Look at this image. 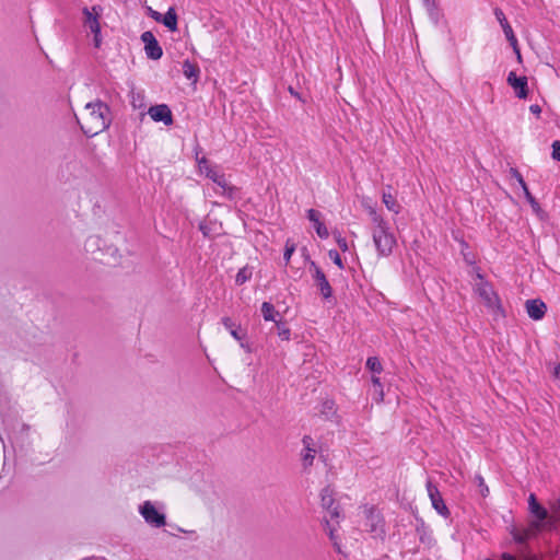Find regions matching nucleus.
Returning <instances> with one entry per match:
<instances>
[{
  "instance_id": "1",
  "label": "nucleus",
  "mask_w": 560,
  "mask_h": 560,
  "mask_svg": "<svg viewBox=\"0 0 560 560\" xmlns=\"http://www.w3.org/2000/svg\"><path fill=\"white\" fill-rule=\"evenodd\" d=\"M77 120L88 137H94L109 126V108L101 101L88 103Z\"/></svg>"
},
{
  "instance_id": "2",
  "label": "nucleus",
  "mask_w": 560,
  "mask_h": 560,
  "mask_svg": "<svg viewBox=\"0 0 560 560\" xmlns=\"http://www.w3.org/2000/svg\"><path fill=\"white\" fill-rule=\"evenodd\" d=\"M320 505L325 511V514L323 516L325 530L328 533L329 538L332 541L336 549L340 551V546L335 535L340 522V506L336 502L335 490L330 486H327L322 489Z\"/></svg>"
},
{
  "instance_id": "3",
  "label": "nucleus",
  "mask_w": 560,
  "mask_h": 560,
  "mask_svg": "<svg viewBox=\"0 0 560 560\" xmlns=\"http://www.w3.org/2000/svg\"><path fill=\"white\" fill-rule=\"evenodd\" d=\"M372 238L378 257L390 256L397 245L396 236L387 222L373 226Z\"/></svg>"
},
{
  "instance_id": "4",
  "label": "nucleus",
  "mask_w": 560,
  "mask_h": 560,
  "mask_svg": "<svg viewBox=\"0 0 560 560\" xmlns=\"http://www.w3.org/2000/svg\"><path fill=\"white\" fill-rule=\"evenodd\" d=\"M480 283L476 285V292L482 303L486 305L489 312H491L494 316H502L503 308L501 305L500 298L494 292L492 285L482 280V277L479 275Z\"/></svg>"
},
{
  "instance_id": "5",
  "label": "nucleus",
  "mask_w": 560,
  "mask_h": 560,
  "mask_svg": "<svg viewBox=\"0 0 560 560\" xmlns=\"http://www.w3.org/2000/svg\"><path fill=\"white\" fill-rule=\"evenodd\" d=\"M198 168L201 174H205L213 183H215L223 190L229 188L226 177L223 173H220L217 168L212 167L207 158H197Z\"/></svg>"
},
{
  "instance_id": "6",
  "label": "nucleus",
  "mask_w": 560,
  "mask_h": 560,
  "mask_svg": "<svg viewBox=\"0 0 560 560\" xmlns=\"http://www.w3.org/2000/svg\"><path fill=\"white\" fill-rule=\"evenodd\" d=\"M102 9L100 7H92L91 9L84 8L83 14L85 16L84 23L85 25L91 30V32L94 34V43L95 46L98 47L101 44V25H100V14Z\"/></svg>"
},
{
  "instance_id": "7",
  "label": "nucleus",
  "mask_w": 560,
  "mask_h": 560,
  "mask_svg": "<svg viewBox=\"0 0 560 560\" xmlns=\"http://www.w3.org/2000/svg\"><path fill=\"white\" fill-rule=\"evenodd\" d=\"M427 491L433 509L440 515L447 517L450 515V510L447 509L438 487L433 485L430 480L427 482Z\"/></svg>"
},
{
  "instance_id": "8",
  "label": "nucleus",
  "mask_w": 560,
  "mask_h": 560,
  "mask_svg": "<svg viewBox=\"0 0 560 560\" xmlns=\"http://www.w3.org/2000/svg\"><path fill=\"white\" fill-rule=\"evenodd\" d=\"M311 268L313 270V280L322 296L324 299H329L332 295V289L326 278V275L315 262H312Z\"/></svg>"
},
{
  "instance_id": "9",
  "label": "nucleus",
  "mask_w": 560,
  "mask_h": 560,
  "mask_svg": "<svg viewBox=\"0 0 560 560\" xmlns=\"http://www.w3.org/2000/svg\"><path fill=\"white\" fill-rule=\"evenodd\" d=\"M140 513L147 523L152 524L155 527H162L165 525V516L159 513L150 501H145L143 503Z\"/></svg>"
},
{
  "instance_id": "10",
  "label": "nucleus",
  "mask_w": 560,
  "mask_h": 560,
  "mask_svg": "<svg viewBox=\"0 0 560 560\" xmlns=\"http://www.w3.org/2000/svg\"><path fill=\"white\" fill-rule=\"evenodd\" d=\"M141 40L144 43L145 54L149 58L158 60L162 57L163 50L152 32L142 33Z\"/></svg>"
},
{
  "instance_id": "11",
  "label": "nucleus",
  "mask_w": 560,
  "mask_h": 560,
  "mask_svg": "<svg viewBox=\"0 0 560 560\" xmlns=\"http://www.w3.org/2000/svg\"><path fill=\"white\" fill-rule=\"evenodd\" d=\"M148 114L153 121L163 122L166 126L173 124V114L166 104L151 106Z\"/></svg>"
},
{
  "instance_id": "12",
  "label": "nucleus",
  "mask_w": 560,
  "mask_h": 560,
  "mask_svg": "<svg viewBox=\"0 0 560 560\" xmlns=\"http://www.w3.org/2000/svg\"><path fill=\"white\" fill-rule=\"evenodd\" d=\"M365 527L371 534H373L374 537H378L384 534L383 518L374 510H369L366 515Z\"/></svg>"
},
{
  "instance_id": "13",
  "label": "nucleus",
  "mask_w": 560,
  "mask_h": 560,
  "mask_svg": "<svg viewBox=\"0 0 560 560\" xmlns=\"http://www.w3.org/2000/svg\"><path fill=\"white\" fill-rule=\"evenodd\" d=\"M508 83L515 90L518 98H526L528 95V85L526 77H517L515 72L511 71L508 75Z\"/></svg>"
},
{
  "instance_id": "14",
  "label": "nucleus",
  "mask_w": 560,
  "mask_h": 560,
  "mask_svg": "<svg viewBox=\"0 0 560 560\" xmlns=\"http://www.w3.org/2000/svg\"><path fill=\"white\" fill-rule=\"evenodd\" d=\"M303 442V451H302V463L304 468H310L316 456V448L313 439L310 435H305L302 440Z\"/></svg>"
},
{
  "instance_id": "15",
  "label": "nucleus",
  "mask_w": 560,
  "mask_h": 560,
  "mask_svg": "<svg viewBox=\"0 0 560 560\" xmlns=\"http://www.w3.org/2000/svg\"><path fill=\"white\" fill-rule=\"evenodd\" d=\"M525 307L528 316L534 320L541 319L547 311V305L539 299L527 300Z\"/></svg>"
},
{
  "instance_id": "16",
  "label": "nucleus",
  "mask_w": 560,
  "mask_h": 560,
  "mask_svg": "<svg viewBox=\"0 0 560 560\" xmlns=\"http://www.w3.org/2000/svg\"><path fill=\"white\" fill-rule=\"evenodd\" d=\"M539 529V523L533 522L529 526L524 528H514L511 534L515 541L525 542L530 537H533L536 532Z\"/></svg>"
},
{
  "instance_id": "17",
  "label": "nucleus",
  "mask_w": 560,
  "mask_h": 560,
  "mask_svg": "<svg viewBox=\"0 0 560 560\" xmlns=\"http://www.w3.org/2000/svg\"><path fill=\"white\" fill-rule=\"evenodd\" d=\"M307 218L313 223L316 233L320 238H327L329 236V232L326 225L320 221V213L317 210H307Z\"/></svg>"
},
{
  "instance_id": "18",
  "label": "nucleus",
  "mask_w": 560,
  "mask_h": 560,
  "mask_svg": "<svg viewBox=\"0 0 560 560\" xmlns=\"http://www.w3.org/2000/svg\"><path fill=\"white\" fill-rule=\"evenodd\" d=\"M528 509H529V512L539 522L546 520L547 516H548L547 510L538 503V501L536 499V495L534 493L529 494V498H528Z\"/></svg>"
},
{
  "instance_id": "19",
  "label": "nucleus",
  "mask_w": 560,
  "mask_h": 560,
  "mask_svg": "<svg viewBox=\"0 0 560 560\" xmlns=\"http://www.w3.org/2000/svg\"><path fill=\"white\" fill-rule=\"evenodd\" d=\"M221 323L235 340L242 341L245 338V332L242 331L241 326L235 324L230 317H223Z\"/></svg>"
},
{
  "instance_id": "20",
  "label": "nucleus",
  "mask_w": 560,
  "mask_h": 560,
  "mask_svg": "<svg viewBox=\"0 0 560 560\" xmlns=\"http://www.w3.org/2000/svg\"><path fill=\"white\" fill-rule=\"evenodd\" d=\"M183 73L186 79L191 80L192 82H197L200 75L199 66L196 62H191L189 60H185L183 62Z\"/></svg>"
},
{
  "instance_id": "21",
  "label": "nucleus",
  "mask_w": 560,
  "mask_h": 560,
  "mask_svg": "<svg viewBox=\"0 0 560 560\" xmlns=\"http://www.w3.org/2000/svg\"><path fill=\"white\" fill-rule=\"evenodd\" d=\"M161 23L172 32L177 31V14L173 7L162 16Z\"/></svg>"
},
{
  "instance_id": "22",
  "label": "nucleus",
  "mask_w": 560,
  "mask_h": 560,
  "mask_svg": "<svg viewBox=\"0 0 560 560\" xmlns=\"http://www.w3.org/2000/svg\"><path fill=\"white\" fill-rule=\"evenodd\" d=\"M382 201L383 203L385 205V207L394 212V213H399L400 211V206L399 203L397 202L396 200V197L390 192V191H384L383 195H382Z\"/></svg>"
},
{
  "instance_id": "23",
  "label": "nucleus",
  "mask_w": 560,
  "mask_h": 560,
  "mask_svg": "<svg viewBox=\"0 0 560 560\" xmlns=\"http://www.w3.org/2000/svg\"><path fill=\"white\" fill-rule=\"evenodd\" d=\"M261 314L265 320L277 322L276 316L278 315V312L271 303L264 302L261 304Z\"/></svg>"
},
{
  "instance_id": "24",
  "label": "nucleus",
  "mask_w": 560,
  "mask_h": 560,
  "mask_svg": "<svg viewBox=\"0 0 560 560\" xmlns=\"http://www.w3.org/2000/svg\"><path fill=\"white\" fill-rule=\"evenodd\" d=\"M506 39L510 42V44L513 46V48L516 50L518 58L521 57L520 50L517 49V38L513 32L512 26L510 23H505V25L501 26Z\"/></svg>"
},
{
  "instance_id": "25",
  "label": "nucleus",
  "mask_w": 560,
  "mask_h": 560,
  "mask_svg": "<svg viewBox=\"0 0 560 560\" xmlns=\"http://www.w3.org/2000/svg\"><path fill=\"white\" fill-rule=\"evenodd\" d=\"M253 276L252 269L247 266L241 268L235 277V282L238 285L244 284L247 282Z\"/></svg>"
},
{
  "instance_id": "26",
  "label": "nucleus",
  "mask_w": 560,
  "mask_h": 560,
  "mask_svg": "<svg viewBox=\"0 0 560 560\" xmlns=\"http://www.w3.org/2000/svg\"><path fill=\"white\" fill-rule=\"evenodd\" d=\"M372 385L374 387V392H375V397L374 399L377 401V402H382L383 399H384V390H383V385L381 383V380L378 376H372Z\"/></svg>"
},
{
  "instance_id": "27",
  "label": "nucleus",
  "mask_w": 560,
  "mask_h": 560,
  "mask_svg": "<svg viewBox=\"0 0 560 560\" xmlns=\"http://www.w3.org/2000/svg\"><path fill=\"white\" fill-rule=\"evenodd\" d=\"M366 368L373 372L380 374L383 371L382 363L377 357H369L366 360Z\"/></svg>"
},
{
  "instance_id": "28",
  "label": "nucleus",
  "mask_w": 560,
  "mask_h": 560,
  "mask_svg": "<svg viewBox=\"0 0 560 560\" xmlns=\"http://www.w3.org/2000/svg\"><path fill=\"white\" fill-rule=\"evenodd\" d=\"M523 191H524V195H525V198L526 200L529 202L532 209L536 212V213H539L541 208L539 206V203L537 202V200L535 199V197L530 194L528 187H524L522 188Z\"/></svg>"
},
{
  "instance_id": "29",
  "label": "nucleus",
  "mask_w": 560,
  "mask_h": 560,
  "mask_svg": "<svg viewBox=\"0 0 560 560\" xmlns=\"http://www.w3.org/2000/svg\"><path fill=\"white\" fill-rule=\"evenodd\" d=\"M368 212L371 217L372 223L375 225L382 224L386 222L384 218L376 211V209L372 206L368 207Z\"/></svg>"
},
{
  "instance_id": "30",
  "label": "nucleus",
  "mask_w": 560,
  "mask_h": 560,
  "mask_svg": "<svg viewBox=\"0 0 560 560\" xmlns=\"http://www.w3.org/2000/svg\"><path fill=\"white\" fill-rule=\"evenodd\" d=\"M294 252H295V244L291 240H288L285 242V248H284V254H283L285 264H288L290 261Z\"/></svg>"
},
{
  "instance_id": "31",
  "label": "nucleus",
  "mask_w": 560,
  "mask_h": 560,
  "mask_svg": "<svg viewBox=\"0 0 560 560\" xmlns=\"http://www.w3.org/2000/svg\"><path fill=\"white\" fill-rule=\"evenodd\" d=\"M329 258L338 266L339 269H343V264L339 253L335 249L328 252Z\"/></svg>"
},
{
  "instance_id": "32",
  "label": "nucleus",
  "mask_w": 560,
  "mask_h": 560,
  "mask_svg": "<svg viewBox=\"0 0 560 560\" xmlns=\"http://www.w3.org/2000/svg\"><path fill=\"white\" fill-rule=\"evenodd\" d=\"M277 323V327H278V335L279 337L282 339V340H289L290 339V329L284 327V326H281L279 322H276Z\"/></svg>"
},
{
  "instance_id": "33",
  "label": "nucleus",
  "mask_w": 560,
  "mask_h": 560,
  "mask_svg": "<svg viewBox=\"0 0 560 560\" xmlns=\"http://www.w3.org/2000/svg\"><path fill=\"white\" fill-rule=\"evenodd\" d=\"M510 174H511V176L513 178H515L517 180V183L520 184V186L522 188L527 186L525 180H524V178H523V176H522V174L516 168H511L510 170Z\"/></svg>"
},
{
  "instance_id": "34",
  "label": "nucleus",
  "mask_w": 560,
  "mask_h": 560,
  "mask_svg": "<svg viewBox=\"0 0 560 560\" xmlns=\"http://www.w3.org/2000/svg\"><path fill=\"white\" fill-rule=\"evenodd\" d=\"M335 238H336V242H337L339 248L342 252H347L349 249L348 242L343 236H341V234H336Z\"/></svg>"
},
{
  "instance_id": "35",
  "label": "nucleus",
  "mask_w": 560,
  "mask_h": 560,
  "mask_svg": "<svg viewBox=\"0 0 560 560\" xmlns=\"http://www.w3.org/2000/svg\"><path fill=\"white\" fill-rule=\"evenodd\" d=\"M494 15L498 20V22L500 23L501 26L505 25V23H509L506 18H505V14L503 13V11L499 8H495L494 9Z\"/></svg>"
},
{
  "instance_id": "36",
  "label": "nucleus",
  "mask_w": 560,
  "mask_h": 560,
  "mask_svg": "<svg viewBox=\"0 0 560 560\" xmlns=\"http://www.w3.org/2000/svg\"><path fill=\"white\" fill-rule=\"evenodd\" d=\"M552 159L560 161V140H556L552 143Z\"/></svg>"
},
{
  "instance_id": "37",
  "label": "nucleus",
  "mask_w": 560,
  "mask_h": 560,
  "mask_svg": "<svg viewBox=\"0 0 560 560\" xmlns=\"http://www.w3.org/2000/svg\"><path fill=\"white\" fill-rule=\"evenodd\" d=\"M529 110H530L533 114L537 115V116H539V115H540V113H541V108H540V106H539L538 104H533V105H530V106H529Z\"/></svg>"
},
{
  "instance_id": "38",
  "label": "nucleus",
  "mask_w": 560,
  "mask_h": 560,
  "mask_svg": "<svg viewBox=\"0 0 560 560\" xmlns=\"http://www.w3.org/2000/svg\"><path fill=\"white\" fill-rule=\"evenodd\" d=\"M151 16L154 19V21L161 22L163 15L156 11H152Z\"/></svg>"
},
{
  "instance_id": "39",
  "label": "nucleus",
  "mask_w": 560,
  "mask_h": 560,
  "mask_svg": "<svg viewBox=\"0 0 560 560\" xmlns=\"http://www.w3.org/2000/svg\"><path fill=\"white\" fill-rule=\"evenodd\" d=\"M552 374L556 378L560 380V363L555 366Z\"/></svg>"
},
{
  "instance_id": "40",
  "label": "nucleus",
  "mask_w": 560,
  "mask_h": 560,
  "mask_svg": "<svg viewBox=\"0 0 560 560\" xmlns=\"http://www.w3.org/2000/svg\"><path fill=\"white\" fill-rule=\"evenodd\" d=\"M502 560H516L514 556L510 555V553H503L502 555Z\"/></svg>"
},
{
  "instance_id": "41",
  "label": "nucleus",
  "mask_w": 560,
  "mask_h": 560,
  "mask_svg": "<svg viewBox=\"0 0 560 560\" xmlns=\"http://www.w3.org/2000/svg\"><path fill=\"white\" fill-rule=\"evenodd\" d=\"M136 98H139L140 101H142V96L140 94H138L137 96L135 94L132 95V102L131 103H132L133 107L138 106L137 103H136Z\"/></svg>"
},
{
  "instance_id": "42",
  "label": "nucleus",
  "mask_w": 560,
  "mask_h": 560,
  "mask_svg": "<svg viewBox=\"0 0 560 560\" xmlns=\"http://www.w3.org/2000/svg\"><path fill=\"white\" fill-rule=\"evenodd\" d=\"M290 92H291V94L296 95L295 91H293L292 89H290Z\"/></svg>"
},
{
  "instance_id": "43",
  "label": "nucleus",
  "mask_w": 560,
  "mask_h": 560,
  "mask_svg": "<svg viewBox=\"0 0 560 560\" xmlns=\"http://www.w3.org/2000/svg\"><path fill=\"white\" fill-rule=\"evenodd\" d=\"M137 105H139L140 108L143 107V105L140 104V102H137Z\"/></svg>"
},
{
  "instance_id": "44",
  "label": "nucleus",
  "mask_w": 560,
  "mask_h": 560,
  "mask_svg": "<svg viewBox=\"0 0 560 560\" xmlns=\"http://www.w3.org/2000/svg\"><path fill=\"white\" fill-rule=\"evenodd\" d=\"M137 105H139L140 108L143 107V105L140 104V102H137Z\"/></svg>"
},
{
  "instance_id": "45",
  "label": "nucleus",
  "mask_w": 560,
  "mask_h": 560,
  "mask_svg": "<svg viewBox=\"0 0 560 560\" xmlns=\"http://www.w3.org/2000/svg\"><path fill=\"white\" fill-rule=\"evenodd\" d=\"M480 485L482 486L483 485V479L480 477Z\"/></svg>"
},
{
  "instance_id": "46",
  "label": "nucleus",
  "mask_w": 560,
  "mask_h": 560,
  "mask_svg": "<svg viewBox=\"0 0 560 560\" xmlns=\"http://www.w3.org/2000/svg\"><path fill=\"white\" fill-rule=\"evenodd\" d=\"M425 2H429L430 0H424Z\"/></svg>"
}]
</instances>
